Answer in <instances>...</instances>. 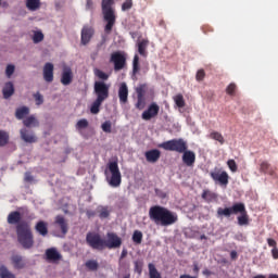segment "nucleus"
I'll return each mask as SVG.
<instances>
[{
    "label": "nucleus",
    "instance_id": "obj_8",
    "mask_svg": "<svg viewBox=\"0 0 278 278\" xmlns=\"http://www.w3.org/2000/svg\"><path fill=\"white\" fill-rule=\"evenodd\" d=\"M239 212H244V203H235L230 207H218L217 218H231V214H238Z\"/></svg>",
    "mask_w": 278,
    "mask_h": 278
},
{
    "label": "nucleus",
    "instance_id": "obj_42",
    "mask_svg": "<svg viewBox=\"0 0 278 278\" xmlns=\"http://www.w3.org/2000/svg\"><path fill=\"white\" fill-rule=\"evenodd\" d=\"M94 75L96 77H99V79H103V81H108V79L110 78V76L101 70H96Z\"/></svg>",
    "mask_w": 278,
    "mask_h": 278
},
{
    "label": "nucleus",
    "instance_id": "obj_61",
    "mask_svg": "<svg viewBox=\"0 0 278 278\" xmlns=\"http://www.w3.org/2000/svg\"><path fill=\"white\" fill-rule=\"evenodd\" d=\"M203 275H212V273L208 269L203 270Z\"/></svg>",
    "mask_w": 278,
    "mask_h": 278
},
{
    "label": "nucleus",
    "instance_id": "obj_2",
    "mask_svg": "<svg viewBox=\"0 0 278 278\" xmlns=\"http://www.w3.org/2000/svg\"><path fill=\"white\" fill-rule=\"evenodd\" d=\"M86 242L90 249L94 251H103L104 249H119L123 244V239L116 232H108L106 240L102 239L98 232H88Z\"/></svg>",
    "mask_w": 278,
    "mask_h": 278
},
{
    "label": "nucleus",
    "instance_id": "obj_5",
    "mask_svg": "<svg viewBox=\"0 0 278 278\" xmlns=\"http://www.w3.org/2000/svg\"><path fill=\"white\" fill-rule=\"evenodd\" d=\"M136 92H137V103L135 104V108L137 110H144L147 105V100L144 99V97H147V94H150V97H153V94H155V91L153 90V88H149V85L147 84H140L136 88Z\"/></svg>",
    "mask_w": 278,
    "mask_h": 278
},
{
    "label": "nucleus",
    "instance_id": "obj_52",
    "mask_svg": "<svg viewBox=\"0 0 278 278\" xmlns=\"http://www.w3.org/2000/svg\"><path fill=\"white\" fill-rule=\"evenodd\" d=\"M125 257H127V249H124L121 253V256H119V267L123 268V262L122 260H125Z\"/></svg>",
    "mask_w": 278,
    "mask_h": 278
},
{
    "label": "nucleus",
    "instance_id": "obj_28",
    "mask_svg": "<svg viewBox=\"0 0 278 278\" xmlns=\"http://www.w3.org/2000/svg\"><path fill=\"white\" fill-rule=\"evenodd\" d=\"M140 73V56L138 54H135L132 60V79H137L136 75Z\"/></svg>",
    "mask_w": 278,
    "mask_h": 278
},
{
    "label": "nucleus",
    "instance_id": "obj_38",
    "mask_svg": "<svg viewBox=\"0 0 278 278\" xmlns=\"http://www.w3.org/2000/svg\"><path fill=\"white\" fill-rule=\"evenodd\" d=\"M142 238H143L142 231H140V230H135L134 231V233H132V242L135 244H142Z\"/></svg>",
    "mask_w": 278,
    "mask_h": 278
},
{
    "label": "nucleus",
    "instance_id": "obj_32",
    "mask_svg": "<svg viewBox=\"0 0 278 278\" xmlns=\"http://www.w3.org/2000/svg\"><path fill=\"white\" fill-rule=\"evenodd\" d=\"M0 278H16V276L14 274H12V271H10V269H8V267H5L4 265L0 266Z\"/></svg>",
    "mask_w": 278,
    "mask_h": 278
},
{
    "label": "nucleus",
    "instance_id": "obj_4",
    "mask_svg": "<svg viewBox=\"0 0 278 278\" xmlns=\"http://www.w3.org/2000/svg\"><path fill=\"white\" fill-rule=\"evenodd\" d=\"M114 0H102L103 21L106 23L104 26L105 34H111L114 25H116V12L112 8Z\"/></svg>",
    "mask_w": 278,
    "mask_h": 278
},
{
    "label": "nucleus",
    "instance_id": "obj_44",
    "mask_svg": "<svg viewBox=\"0 0 278 278\" xmlns=\"http://www.w3.org/2000/svg\"><path fill=\"white\" fill-rule=\"evenodd\" d=\"M101 129L105 132V134H112V122L106 121L101 125Z\"/></svg>",
    "mask_w": 278,
    "mask_h": 278
},
{
    "label": "nucleus",
    "instance_id": "obj_59",
    "mask_svg": "<svg viewBox=\"0 0 278 278\" xmlns=\"http://www.w3.org/2000/svg\"><path fill=\"white\" fill-rule=\"evenodd\" d=\"M210 194L208 190H204L202 193V199H207V195Z\"/></svg>",
    "mask_w": 278,
    "mask_h": 278
},
{
    "label": "nucleus",
    "instance_id": "obj_6",
    "mask_svg": "<svg viewBox=\"0 0 278 278\" xmlns=\"http://www.w3.org/2000/svg\"><path fill=\"white\" fill-rule=\"evenodd\" d=\"M159 148L164 149V151H175L176 153H184L188 149V142H186V140L181 138L172 139L160 143Z\"/></svg>",
    "mask_w": 278,
    "mask_h": 278
},
{
    "label": "nucleus",
    "instance_id": "obj_47",
    "mask_svg": "<svg viewBox=\"0 0 278 278\" xmlns=\"http://www.w3.org/2000/svg\"><path fill=\"white\" fill-rule=\"evenodd\" d=\"M88 127V119L86 118H83V119H79L77 123H76V129H87Z\"/></svg>",
    "mask_w": 278,
    "mask_h": 278
},
{
    "label": "nucleus",
    "instance_id": "obj_11",
    "mask_svg": "<svg viewBox=\"0 0 278 278\" xmlns=\"http://www.w3.org/2000/svg\"><path fill=\"white\" fill-rule=\"evenodd\" d=\"M213 181L218 182L220 186H227L229 184V174L222 172L220 169H214L210 173Z\"/></svg>",
    "mask_w": 278,
    "mask_h": 278
},
{
    "label": "nucleus",
    "instance_id": "obj_19",
    "mask_svg": "<svg viewBox=\"0 0 278 278\" xmlns=\"http://www.w3.org/2000/svg\"><path fill=\"white\" fill-rule=\"evenodd\" d=\"M161 155L162 152L157 149H153L144 153L146 160L147 162H150V164H155V162L160 160Z\"/></svg>",
    "mask_w": 278,
    "mask_h": 278
},
{
    "label": "nucleus",
    "instance_id": "obj_33",
    "mask_svg": "<svg viewBox=\"0 0 278 278\" xmlns=\"http://www.w3.org/2000/svg\"><path fill=\"white\" fill-rule=\"evenodd\" d=\"M103 104V100H99L96 98V101L91 104L90 112L91 114H99L100 108Z\"/></svg>",
    "mask_w": 278,
    "mask_h": 278
},
{
    "label": "nucleus",
    "instance_id": "obj_50",
    "mask_svg": "<svg viewBox=\"0 0 278 278\" xmlns=\"http://www.w3.org/2000/svg\"><path fill=\"white\" fill-rule=\"evenodd\" d=\"M110 217V210L108 207H102L99 212V218H109Z\"/></svg>",
    "mask_w": 278,
    "mask_h": 278
},
{
    "label": "nucleus",
    "instance_id": "obj_25",
    "mask_svg": "<svg viewBox=\"0 0 278 278\" xmlns=\"http://www.w3.org/2000/svg\"><path fill=\"white\" fill-rule=\"evenodd\" d=\"M3 99H10L14 94V84L12 81L5 83L2 89Z\"/></svg>",
    "mask_w": 278,
    "mask_h": 278
},
{
    "label": "nucleus",
    "instance_id": "obj_51",
    "mask_svg": "<svg viewBox=\"0 0 278 278\" xmlns=\"http://www.w3.org/2000/svg\"><path fill=\"white\" fill-rule=\"evenodd\" d=\"M197 81H203L205 79V70H199L195 75Z\"/></svg>",
    "mask_w": 278,
    "mask_h": 278
},
{
    "label": "nucleus",
    "instance_id": "obj_9",
    "mask_svg": "<svg viewBox=\"0 0 278 278\" xmlns=\"http://www.w3.org/2000/svg\"><path fill=\"white\" fill-rule=\"evenodd\" d=\"M93 92L98 100L105 101L110 97V86L105 81H96Z\"/></svg>",
    "mask_w": 278,
    "mask_h": 278
},
{
    "label": "nucleus",
    "instance_id": "obj_16",
    "mask_svg": "<svg viewBox=\"0 0 278 278\" xmlns=\"http://www.w3.org/2000/svg\"><path fill=\"white\" fill-rule=\"evenodd\" d=\"M118 97H119V103H122V105H125V103H127L129 98V88H127L126 83L121 84L118 89Z\"/></svg>",
    "mask_w": 278,
    "mask_h": 278
},
{
    "label": "nucleus",
    "instance_id": "obj_17",
    "mask_svg": "<svg viewBox=\"0 0 278 278\" xmlns=\"http://www.w3.org/2000/svg\"><path fill=\"white\" fill-rule=\"evenodd\" d=\"M21 138L24 142H28L29 144H34V142H38V138L35 137L34 132L27 130V128H23L20 130Z\"/></svg>",
    "mask_w": 278,
    "mask_h": 278
},
{
    "label": "nucleus",
    "instance_id": "obj_21",
    "mask_svg": "<svg viewBox=\"0 0 278 278\" xmlns=\"http://www.w3.org/2000/svg\"><path fill=\"white\" fill-rule=\"evenodd\" d=\"M54 223L55 225H58V227H60L63 235L68 233V223L66 222V218H64L63 215H56Z\"/></svg>",
    "mask_w": 278,
    "mask_h": 278
},
{
    "label": "nucleus",
    "instance_id": "obj_54",
    "mask_svg": "<svg viewBox=\"0 0 278 278\" xmlns=\"http://www.w3.org/2000/svg\"><path fill=\"white\" fill-rule=\"evenodd\" d=\"M24 180L27 181V182L34 181V176H31V173L26 172L25 176H24Z\"/></svg>",
    "mask_w": 278,
    "mask_h": 278
},
{
    "label": "nucleus",
    "instance_id": "obj_35",
    "mask_svg": "<svg viewBox=\"0 0 278 278\" xmlns=\"http://www.w3.org/2000/svg\"><path fill=\"white\" fill-rule=\"evenodd\" d=\"M148 268L150 278H162V275L160 274V271H157V268H155L154 264L150 263L148 265Z\"/></svg>",
    "mask_w": 278,
    "mask_h": 278
},
{
    "label": "nucleus",
    "instance_id": "obj_24",
    "mask_svg": "<svg viewBox=\"0 0 278 278\" xmlns=\"http://www.w3.org/2000/svg\"><path fill=\"white\" fill-rule=\"evenodd\" d=\"M11 264H13V268H16L17 270L25 268V261L23 260V256L18 254H13L11 256Z\"/></svg>",
    "mask_w": 278,
    "mask_h": 278
},
{
    "label": "nucleus",
    "instance_id": "obj_26",
    "mask_svg": "<svg viewBox=\"0 0 278 278\" xmlns=\"http://www.w3.org/2000/svg\"><path fill=\"white\" fill-rule=\"evenodd\" d=\"M238 214H241V216L237 217L238 225L240 227H243L244 225H249V214L247 213V207L243 204V211H239Z\"/></svg>",
    "mask_w": 278,
    "mask_h": 278
},
{
    "label": "nucleus",
    "instance_id": "obj_55",
    "mask_svg": "<svg viewBox=\"0 0 278 278\" xmlns=\"http://www.w3.org/2000/svg\"><path fill=\"white\" fill-rule=\"evenodd\" d=\"M271 255H273L274 260H278V249L277 248H273Z\"/></svg>",
    "mask_w": 278,
    "mask_h": 278
},
{
    "label": "nucleus",
    "instance_id": "obj_18",
    "mask_svg": "<svg viewBox=\"0 0 278 278\" xmlns=\"http://www.w3.org/2000/svg\"><path fill=\"white\" fill-rule=\"evenodd\" d=\"M72 83H73V70H71V67H65L61 76V84L63 86H71Z\"/></svg>",
    "mask_w": 278,
    "mask_h": 278
},
{
    "label": "nucleus",
    "instance_id": "obj_13",
    "mask_svg": "<svg viewBox=\"0 0 278 278\" xmlns=\"http://www.w3.org/2000/svg\"><path fill=\"white\" fill-rule=\"evenodd\" d=\"M46 260L50 264H59L62 262V253L56 248H49L46 250Z\"/></svg>",
    "mask_w": 278,
    "mask_h": 278
},
{
    "label": "nucleus",
    "instance_id": "obj_12",
    "mask_svg": "<svg viewBox=\"0 0 278 278\" xmlns=\"http://www.w3.org/2000/svg\"><path fill=\"white\" fill-rule=\"evenodd\" d=\"M160 114V105L157 103L152 102L146 111L141 114L142 121H151L155 118Z\"/></svg>",
    "mask_w": 278,
    "mask_h": 278
},
{
    "label": "nucleus",
    "instance_id": "obj_31",
    "mask_svg": "<svg viewBox=\"0 0 278 278\" xmlns=\"http://www.w3.org/2000/svg\"><path fill=\"white\" fill-rule=\"evenodd\" d=\"M26 8L30 12H36V10H40V0H26Z\"/></svg>",
    "mask_w": 278,
    "mask_h": 278
},
{
    "label": "nucleus",
    "instance_id": "obj_23",
    "mask_svg": "<svg viewBox=\"0 0 278 278\" xmlns=\"http://www.w3.org/2000/svg\"><path fill=\"white\" fill-rule=\"evenodd\" d=\"M260 170L261 173H263L264 175H269L270 177H277V173L275 172V169L269 165L268 162L263 161L260 165Z\"/></svg>",
    "mask_w": 278,
    "mask_h": 278
},
{
    "label": "nucleus",
    "instance_id": "obj_3",
    "mask_svg": "<svg viewBox=\"0 0 278 278\" xmlns=\"http://www.w3.org/2000/svg\"><path fill=\"white\" fill-rule=\"evenodd\" d=\"M149 218L157 227H170V225H175L179 220L177 213L161 205L150 207Z\"/></svg>",
    "mask_w": 278,
    "mask_h": 278
},
{
    "label": "nucleus",
    "instance_id": "obj_56",
    "mask_svg": "<svg viewBox=\"0 0 278 278\" xmlns=\"http://www.w3.org/2000/svg\"><path fill=\"white\" fill-rule=\"evenodd\" d=\"M92 5H93L92 0H87V2H86L87 10H92Z\"/></svg>",
    "mask_w": 278,
    "mask_h": 278
},
{
    "label": "nucleus",
    "instance_id": "obj_15",
    "mask_svg": "<svg viewBox=\"0 0 278 278\" xmlns=\"http://www.w3.org/2000/svg\"><path fill=\"white\" fill-rule=\"evenodd\" d=\"M92 36H94V28L89 25H85L81 29L80 42L81 45H88L90 40H92Z\"/></svg>",
    "mask_w": 278,
    "mask_h": 278
},
{
    "label": "nucleus",
    "instance_id": "obj_7",
    "mask_svg": "<svg viewBox=\"0 0 278 278\" xmlns=\"http://www.w3.org/2000/svg\"><path fill=\"white\" fill-rule=\"evenodd\" d=\"M108 168L111 173V178L109 179V186L112 188H118L123 182V177L121 175V169L118 168V162L113 161L108 164Z\"/></svg>",
    "mask_w": 278,
    "mask_h": 278
},
{
    "label": "nucleus",
    "instance_id": "obj_1",
    "mask_svg": "<svg viewBox=\"0 0 278 278\" xmlns=\"http://www.w3.org/2000/svg\"><path fill=\"white\" fill-rule=\"evenodd\" d=\"M22 218L21 212L13 211L8 215L7 222L9 225H16L17 241L23 249H31L34 247V232L29 223L21 222Z\"/></svg>",
    "mask_w": 278,
    "mask_h": 278
},
{
    "label": "nucleus",
    "instance_id": "obj_63",
    "mask_svg": "<svg viewBox=\"0 0 278 278\" xmlns=\"http://www.w3.org/2000/svg\"><path fill=\"white\" fill-rule=\"evenodd\" d=\"M123 278H131V275L127 274L125 277Z\"/></svg>",
    "mask_w": 278,
    "mask_h": 278
},
{
    "label": "nucleus",
    "instance_id": "obj_41",
    "mask_svg": "<svg viewBox=\"0 0 278 278\" xmlns=\"http://www.w3.org/2000/svg\"><path fill=\"white\" fill-rule=\"evenodd\" d=\"M45 40V35L42 31H35L33 36V41L35 45H38V42H42Z\"/></svg>",
    "mask_w": 278,
    "mask_h": 278
},
{
    "label": "nucleus",
    "instance_id": "obj_20",
    "mask_svg": "<svg viewBox=\"0 0 278 278\" xmlns=\"http://www.w3.org/2000/svg\"><path fill=\"white\" fill-rule=\"evenodd\" d=\"M53 63H46L43 66V79L48 84L53 81Z\"/></svg>",
    "mask_w": 278,
    "mask_h": 278
},
{
    "label": "nucleus",
    "instance_id": "obj_49",
    "mask_svg": "<svg viewBox=\"0 0 278 278\" xmlns=\"http://www.w3.org/2000/svg\"><path fill=\"white\" fill-rule=\"evenodd\" d=\"M227 166L231 170V173H236L238 170V164H236L235 160H228Z\"/></svg>",
    "mask_w": 278,
    "mask_h": 278
},
{
    "label": "nucleus",
    "instance_id": "obj_60",
    "mask_svg": "<svg viewBox=\"0 0 278 278\" xmlns=\"http://www.w3.org/2000/svg\"><path fill=\"white\" fill-rule=\"evenodd\" d=\"M159 25H160L161 27H166V24L164 23L163 20L160 21Z\"/></svg>",
    "mask_w": 278,
    "mask_h": 278
},
{
    "label": "nucleus",
    "instance_id": "obj_57",
    "mask_svg": "<svg viewBox=\"0 0 278 278\" xmlns=\"http://www.w3.org/2000/svg\"><path fill=\"white\" fill-rule=\"evenodd\" d=\"M199 270H200L199 264H198V263H193V273H194L195 275H199Z\"/></svg>",
    "mask_w": 278,
    "mask_h": 278
},
{
    "label": "nucleus",
    "instance_id": "obj_53",
    "mask_svg": "<svg viewBox=\"0 0 278 278\" xmlns=\"http://www.w3.org/2000/svg\"><path fill=\"white\" fill-rule=\"evenodd\" d=\"M267 244H268V247H271L273 249H277V241L275 239L268 238Z\"/></svg>",
    "mask_w": 278,
    "mask_h": 278
},
{
    "label": "nucleus",
    "instance_id": "obj_58",
    "mask_svg": "<svg viewBox=\"0 0 278 278\" xmlns=\"http://www.w3.org/2000/svg\"><path fill=\"white\" fill-rule=\"evenodd\" d=\"M230 257H231V260H237L238 258V252L231 251L230 252Z\"/></svg>",
    "mask_w": 278,
    "mask_h": 278
},
{
    "label": "nucleus",
    "instance_id": "obj_45",
    "mask_svg": "<svg viewBox=\"0 0 278 278\" xmlns=\"http://www.w3.org/2000/svg\"><path fill=\"white\" fill-rule=\"evenodd\" d=\"M238 86H236L235 83H231L227 86L226 88V92L230 96L233 97V94H236V90H237Z\"/></svg>",
    "mask_w": 278,
    "mask_h": 278
},
{
    "label": "nucleus",
    "instance_id": "obj_40",
    "mask_svg": "<svg viewBox=\"0 0 278 278\" xmlns=\"http://www.w3.org/2000/svg\"><path fill=\"white\" fill-rule=\"evenodd\" d=\"M33 99L35 100L36 105H42V103H45V96H42L40 91L35 92Z\"/></svg>",
    "mask_w": 278,
    "mask_h": 278
},
{
    "label": "nucleus",
    "instance_id": "obj_30",
    "mask_svg": "<svg viewBox=\"0 0 278 278\" xmlns=\"http://www.w3.org/2000/svg\"><path fill=\"white\" fill-rule=\"evenodd\" d=\"M27 114H29V108L27 106H21L15 111V117L17 118V121H23V118H25Z\"/></svg>",
    "mask_w": 278,
    "mask_h": 278
},
{
    "label": "nucleus",
    "instance_id": "obj_62",
    "mask_svg": "<svg viewBox=\"0 0 278 278\" xmlns=\"http://www.w3.org/2000/svg\"><path fill=\"white\" fill-rule=\"evenodd\" d=\"M268 278H278V275L277 274H271L268 276Z\"/></svg>",
    "mask_w": 278,
    "mask_h": 278
},
{
    "label": "nucleus",
    "instance_id": "obj_10",
    "mask_svg": "<svg viewBox=\"0 0 278 278\" xmlns=\"http://www.w3.org/2000/svg\"><path fill=\"white\" fill-rule=\"evenodd\" d=\"M110 62L114 64V71H123L127 64V58L121 52H113Z\"/></svg>",
    "mask_w": 278,
    "mask_h": 278
},
{
    "label": "nucleus",
    "instance_id": "obj_37",
    "mask_svg": "<svg viewBox=\"0 0 278 278\" xmlns=\"http://www.w3.org/2000/svg\"><path fill=\"white\" fill-rule=\"evenodd\" d=\"M174 101L177 108H186V100L184 99V94L178 93L174 97Z\"/></svg>",
    "mask_w": 278,
    "mask_h": 278
},
{
    "label": "nucleus",
    "instance_id": "obj_43",
    "mask_svg": "<svg viewBox=\"0 0 278 278\" xmlns=\"http://www.w3.org/2000/svg\"><path fill=\"white\" fill-rule=\"evenodd\" d=\"M134 8V0H125L122 4V12H127V10H131Z\"/></svg>",
    "mask_w": 278,
    "mask_h": 278
},
{
    "label": "nucleus",
    "instance_id": "obj_14",
    "mask_svg": "<svg viewBox=\"0 0 278 278\" xmlns=\"http://www.w3.org/2000/svg\"><path fill=\"white\" fill-rule=\"evenodd\" d=\"M182 164H185V166H188L189 168H192V166H194L195 162H197V153H194V151L192 150H186L182 152Z\"/></svg>",
    "mask_w": 278,
    "mask_h": 278
},
{
    "label": "nucleus",
    "instance_id": "obj_36",
    "mask_svg": "<svg viewBox=\"0 0 278 278\" xmlns=\"http://www.w3.org/2000/svg\"><path fill=\"white\" fill-rule=\"evenodd\" d=\"M10 142V135L5 130H0V147H5Z\"/></svg>",
    "mask_w": 278,
    "mask_h": 278
},
{
    "label": "nucleus",
    "instance_id": "obj_48",
    "mask_svg": "<svg viewBox=\"0 0 278 278\" xmlns=\"http://www.w3.org/2000/svg\"><path fill=\"white\" fill-rule=\"evenodd\" d=\"M16 70V67L13 64H9L5 68V75L7 77L10 79V77H12L14 75V71Z\"/></svg>",
    "mask_w": 278,
    "mask_h": 278
},
{
    "label": "nucleus",
    "instance_id": "obj_46",
    "mask_svg": "<svg viewBox=\"0 0 278 278\" xmlns=\"http://www.w3.org/2000/svg\"><path fill=\"white\" fill-rule=\"evenodd\" d=\"M134 266H135V273L142 275V267L144 266V263L142 261H135Z\"/></svg>",
    "mask_w": 278,
    "mask_h": 278
},
{
    "label": "nucleus",
    "instance_id": "obj_27",
    "mask_svg": "<svg viewBox=\"0 0 278 278\" xmlns=\"http://www.w3.org/2000/svg\"><path fill=\"white\" fill-rule=\"evenodd\" d=\"M137 47H138L139 55H142V58H147V55L149 54L147 52V47H149L148 39H142V40L138 41Z\"/></svg>",
    "mask_w": 278,
    "mask_h": 278
},
{
    "label": "nucleus",
    "instance_id": "obj_39",
    "mask_svg": "<svg viewBox=\"0 0 278 278\" xmlns=\"http://www.w3.org/2000/svg\"><path fill=\"white\" fill-rule=\"evenodd\" d=\"M86 268H88V270H99V262H97L96 260H89L85 263Z\"/></svg>",
    "mask_w": 278,
    "mask_h": 278
},
{
    "label": "nucleus",
    "instance_id": "obj_64",
    "mask_svg": "<svg viewBox=\"0 0 278 278\" xmlns=\"http://www.w3.org/2000/svg\"><path fill=\"white\" fill-rule=\"evenodd\" d=\"M201 239H202V240L205 239V236H202Z\"/></svg>",
    "mask_w": 278,
    "mask_h": 278
},
{
    "label": "nucleus",
    "instance_id": "obj_22",
    "mask_svg": "<svg viewBox=\"0 0 278 278\" xmlns=\"http://www.w3.org/2000/svg\"><path fill=\"white\" fill-rule=\"evenodd\" d=\"M35 230L37 231V233H39V236H42L45 238L49 235V225L47 224V222L39 220L35 226Z\"/></svg>",
    "mask_w": 278,
    "mask_h": 278
},
{
    "label": "nucleus",
    "instance_id": "obj_34",
    "mask_svg": "<svg viewBox=\"0 0 278 278\" xmlns=\"http://www.w3.org/2000/svg\"><path fill=\"white\" fill-rule=\"evenodd\" d=\"M210 138L211 140H216L219 144H225V137H223V134L218 131H212L210 134Z\"/></svg>",
    "mask_w": 278,
    "mask_h": 278
},
{
    "label": "nucleus",
    "instance_id": "obj_29",
    "mask_svg": "<svg viewBox=\"0 0 278 278\" xmlns=\"http://www.w3.org/2000/svg\"><path fill=\"white\" fill-rule=\"evenodd\" d=\"M23 125L24 127H38L40 123L34 115H30L23 121Z\"/></svg>",
    "mask_w": 278,
    "mask_h": 278
}]
</instances>
